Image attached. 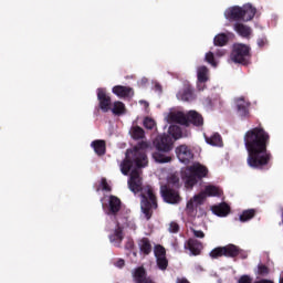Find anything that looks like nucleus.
<instances>
[{
  "label": "nucleus",
  "mask_w": 283,
  "mask_h": 283,
  "mask_svg": "<svg viewBox=\"0 0 283 283\" xmlns=\"http://www.w3.org/2000/svg\"><path fill=\"white\" fill-rule=\"evenodd\" d=\"M269 133L261 127L248 130L244 135V145L248 151V165L252 169H262L271 163V153L266 151Z\"/></svg>",
  "instance_id": "obj_1"
},
{
  "label": "nucleus",
  "mask_w": 283,
  "mask_h": 283,
  "mask_svg": "<svg viewBox=\"0 0 283 283\" xmlns=\"http://www.w3.org/2000/svg\"><path fill=\"white\" fill-rule=\"evenodd\" d=\"M128 187L133 193H138V191H142V212L147 220H150L154 209H158V203L156 202V193H154V188L149 186L143 188L140 170H132Z\"/></svg>",
  "instance_id": "obj_2"
},
{
  "label": "nucleus",
  "mask_w": 283,
  "mask_h": 283,
  "mask_svg": "<svg viewBox=\"0 0 283 283\" xmlns=\"http://www.w3.org/2000/svg\"><path fill=\"white\" fill-rule=\"evenodd\" d=\"M168 132L170 136H159L154 140V146L156 147L157 153L153 154V158L156 163H171V156L165 154H167V151H171L174 140L182 138V130H180V127L176 125L170 126Z\"/></svg>",
  "instance_id": "obj_3"
},
{
  "label": "nucleus",
  "mask_w": 283,
  "mask_h": 283,
  "mask_svg": "<svg viewBox=\"0 0 283 283\" xmlns=\"http://www.w3.org/2000/svg\"><path fill=\"white\" fill-rule=\"evenodd\" d=\"M147 147H149V144L143 142L135 147L134 150H128L126 153V159L120 165V171L124 176H127L132 169V161L129 160L132 157H135L134 163L136 167H147V155H145V149H147Z\"/></svg>",
  "instance_id": "obj_4"
},
{
  "label": "nucleus",
  "mask_w": 283,
  "mask_h": 283,
  "mask_svg": "<svg viewBox=\"0 0 283 283\" xmlns=\"http://www.w3.org/2000/svg\"><path fill=\"white\" fill-rule=\"evenodd\" d=\"M166 120L167 123H177V125H185L186 127H189L190 123L197 126L203 123L202 116L196 111H190L188 115H185V113L176 108L169 111L166 115Z\"/></svg>",
  "instance_id": "obj_5"
},
{
  "label": "nucleus",
  "mask_w": 283,
  "mask_h": 283,
  "mask_svg": "<svg viewBox=\"0 0 283 283\" xmlns=\"http://www.w3.org/2000/svg\"><path fill=\"white\" fill-rule=\"evenodd\" d=\"M220 196H222V189L212 185L206 186L203 191L193 196V198L187 202L186 211L188 213H193V210L198 209L207 198H220Z\"/></svg>",
  "instance_id": "obj_6"
},
{
  "label": "nucleus",
  "mask_w": 283,
  "mask_h": 283,
  "mask_svg": "<svg viewBox=\"0 0 283 283\" xmlns=\"http://www.w3.org/2000/svg\"><path fill=\"white\" fill-rule=\"evenodd\" d=\"M209 174V169H207V166L195 163L190 167L186 168L184 170V180L186 182V187H193L196 182H198V178H207V175Z\"/></svg>",
  "instance_id": "obj_7"
},
{
  "label": "nucleus",
  "mask_w": 283,
  "mask_h": 283,
  "mask_svg": "<svg viewBox=\"0 0 283 283\" xmlns=\"http://www.w3.org/2000/svg\"><path fill=\"white\" fill-rule=\"evenodd\" d=\"M178 182H180L178 176L171 175L168 178V186H161L163 197L165 201L170 205H177V202H180V195H178V191L169 189V187H174L175 185H178Z\"/></svg>",
  "instance_id": "obj_8"
},
{
  "label": "nucleus",
  "mask_w": 283,
  "mask_h": 283,
  "mask_svg": "<svg viewBox=\"0 0 283 283\" xmlns=\"http://www.w3.org/2000/svg\"><path fill=\"white\" fill-rule=\"evenodd\" d=\"M250 49L245 44H234L231 53V61L233 63H244L247 56H249Z\"/></svg>",
  "instance_id": "obj_9"
},
{
  "label": "nucleus",
  "mask_w": 283,
  "mask_h": 283,
  "mask_svg": "<svg viewBox=\"0 0 283 283\" xmlns=\"http://www.w3.org/2000/svg\"><path fill=\"white\" fill-rule=\"evenodd\" d=\"M176 154H177V158H178V160H180V163L187 164V163H190V160H193V153L187 145H181V146L177 147Z\"/></svg>",
  "instance_id": "obj_10"
},
{
  "label": "nucleus",
  "mask_w": 283,
  "mask_h": 283,
  "mask_svg": "<svg viewBox=\"0 0 283 283\" xmlns=\"http://www.w3.org/2000/svg\"><path fill=\"white\" fill-rule=\"evenodd\" d=\"M97 98L99 102V108L102 112H109L112 107V97L107 96L104 88L97 90Z\"/></svg>",
  "instance_id": "obj_11"
},
{
  "label": "nucleus",
  "mask_w": 283,
  "mask_h": 283,
  "mask_svg": "<svg viewBox=\"0 0 283 283\" xmlns=\"http://www.w3.org/2000/svg\"><path fill=\"white\" fill-rule=\"evenodd\" d=\"M112 92L118 98H130V96H134V88L129 86L117 85L113 87Z\"/></svg>",
  "instance_id": "obj_12"
},
{
  "label": "nucleus",
  "mask_w": 283,
  "mask_h": 283,
  "mask_svg": "<svg viewBox=\"0 0 283 283\" xmlns=\"http://www.w3.org/2000/svg\"><path fill=\"white\" fill-rule=\"evenodd\" d=\"M223 251H224V258H235L238 255H241V258H248L247 252L240 250V248H238L234 244H228L223 247Z\"/></svg>",
  "instance_id": "obj_13"
},
{
  "label": "nucleus",
  "mask_w": 283,
  "mask_h": 283,
  "mask_svg": "<svg viewBox=\"0 0 283 283\" xmlns=\"http://www.w3.org/2000/svg\"><path fill=\"white\" fill-rule=\"evenodd\" d=\"M197 78L199 90H205V83L209 81V69L207 66H199L197 69Z\"/></svg>",
  "instance_id": "obj_14"
},
{
  "label": "nucleus",
  "mask_w": 283,
  "mask_h": 283,
  "mask_svg": "<svg viewBox=\"0 0 283 283\" xmlns=\"http://www.w3.org/2000/svg\"><path fill=\"white\" fill-rule=\"evenodd\" d=\"M235 103V107L238 109V113L240 116H247V114H249V107L251 105V103H249V101H247V98L244 97H237L234 99Z\"/></svg>",
  "instance_id": "obj_15"
},
{
  "label": "nucleus",
  "mask_w": 283,
  "mask_h": 283,
  "mask_svg": "<svg viewBox=\"0 0 283 283\" xmlns=\"http://www.w3.org/2000/svg\"><path fill=\"white\" fill-rule=\"evenodd\" d=\"M226 19L228 21H240L242 20V8L241 7H232L224 12Z\"/></svg>",
  "instance_id": "obj_16"
},
{
  "label": "nucleus",
  "mask_w": 283,
  "mask_h": 283,
  "mask_svg": "<svg viewBox=\"0 0 283 283\" xmlns=\"http://www.w3.org/2000/svg\"><path fill=\"white\" fill-rule=\"evenodd\" d=\"M186 247L189 249L190 253H192V255H200V253L202 252V243L196 239H189L187 241Z\"/></svg>",
  "instance_id": "obj_17"
},
{
  "label": "nucleus",
  "mask_w": 283,
  "mask_h": 283,
  "mask_svg": "<svg viewBox=\"0 0 283 283\" xmlns=\"http://www.w3.org/2000/svg\"><path fill=\"white\" fill-rule=\"evenodd\" d=\"M242 10V21H251V19H253V17H255V8H253V6L251 4H244L243 8H241Z\"/></svg>",
  "instance_id": "obj_18"
},
{
  "label": "nucleus",
  "mask_w": 283,
  "mask_h": 283,
  "mask_svg": "<svg viewBox=\"0 0 283 283\" xmlns=\"http://www.w3.org/2000/svg\"><path fill=\"white\" fill-rule=\"evenodd\" d=\"M111 112L115 116H123L127 112V108L125 107V104L120 101H116L113 104H111Z\"/></svg>",
  "instance_id": "obj_19"
},
{
  "label": "nucleus",
  "mask_w": 283,
  "mask_h": 283,
  "mask_svg": "<svg viewBox=\"0 0 283 283\" xmlns=\"http://www.w3.org/2000/svg\"><path fill=\"white\" fill-rule=\"evenodd\" d=\"M108 208L111 213H118L120 211V199L115 196L108 198Z\"/></svg>",
  "instance_id": "obj_20"
},
{
  "label": "nucleus",
  "mask_w": 283,
  "mask_h": 283,
  "mask_svg": "<svg viewBox=\"0 0 283 283\" xmlns=\"http://www.w3.org/2000/svg\"><path fill=\"white\" fill-rule=\"evenodd\" d=\"M234 30L240 36H243L244 39H249L251 36V28H249L248 25L237 23L234 24Z\"/></svg>",
  "instance_id": "obj_21"
},
{
  "label": "nucleus",
  "mask_w": 283,
  "mask_h": 283,
  "mask_svg": "<svg viewBox=\"0 0 283 283\" xmlns=\"http://www.w3.org/2000/svg\"><path fill=\"white\" fill-rule=\"evenodd\" d=\"M230 208L227 203H221L219 206L212 207V212L216 216H219L221 218H224L226 216H229Z\"/></svg>",
  "instance_id": "obj_22"
},
{
  "label": "nucleus",
  "mask_w": 283,
  "mask_h": 283,
  "mask_svg": "<svg viewBox=\"0 0 283 283\" xmlns=\"http://www.w3.org/2000/svg\"><path fill=\"white\" fill-rule=\"evenodd\" d=\"M129 135L134 140H140L145 138V130L139 126H132Z\"/></svg>",
  "instance_id": "obj_23"
},
{
  "label": "nucleus",
  "mask_w": 283,
  "mask_h": 283,
  "mask_svg": "<svg viewBox=\"0 0 283 283\" xmlns=\"http://www.w3.org/2000/svg\"><path fill=\"white\" fill-rule=\"evenodd\" d=\"M92 147L97 156H103V154H105V140H95L92 143Z\"/></svg>",
  "instance_id": "obj_24"
},
{
  "label": "nucleus",
  "mask_w": 283,
  "mask_h": 283,
  "mask_svg": "<svg viewBox=\"0 0 283 283\" xmlns=\"http://www.w3.org/2000/svg\"><path fill=\"white\" fill-rule=\"evenodd\" d=\"M139 249L144 253V255H149L151 253V243H149V239L139 240Z\"/></svg>",
  "instance_id": "obj_25"
},
{
  "label": "nucleus",
  "mask_w": 283,
  "mask_h": 283,
  "mask_svg": "<svg viewBox=\"0 0 283 283\" xmlns=\"http://www.w3.org/2000/svg\"><path fill=\"white\" fill-rule=\"evenodd\" d=\"M209 255H210V258H212V260H218V258H224V247L214 248L209 253Z\"/></svg>",
  "instance_id": "obj_26"
},
{
  "label": "nucleus",
  "mask_w": 283,
  "mask_h": 283,
  "mask_svg": "<svg viewBox=\"0 0 283 283\" xmlns=\"http://www.w3.org/2000/svg\"><path fill=\"white\" fill-rule=\"evenodd\" d=\"M206 140L209 145H213L214 147L222 145V137H220L219 134H214L211 137L206 138Z\"/></svg>",
  "instance_id": "obj_27"
},
{
  "label": "nucleus",
  "mask_w": 283,
  "mask_h": 283,
  "mask_svg": "<svg viewBox=\"0 0 283 283\" xmlns=\"http://www.w3.org/2000/svg\"><path fill=\"white\" fill-rule=\"evenodd\" d=\"M227 41H229V38L224 33H221L214 36V45H219V46L227 45Z\"/></svg>",
  "instance_id": "obj_28"
},
{
  "label": "nucleus",
  "mask_w": 283,
  "mask_h": 283,
  "mask_svg": "<svg viewBox=\"0 0 283 283\" xmlns=\"http://www.w3.org/2000/svg\"><path fill=\"white\" fill-rule=\"evenodd\" d=\"M177 97L180 99V101H191L192 98V93H191V90L188 88L187 91H184V92H179Z\"/></svg>",
  "instance_id": "obj_29"
},
{
  "label": "nucleus",
  "mask_w": 283,
  "mask_h": 283,
  "mask_svg": "<svg viewBox=\"0 0 283 283\" xmlns=\"http://www.w3.org/2000/svg\"><path fill=\"white\" fill-rule=\"evenodd\" d=\"M255 216V210H245L243 213L240 216L241 222H247L248 220H251Z\"/></svg>",
  "instance_id": "obj_30"
},
{
  "label": "nucleus",
  "mask_w": 283,
  "mask_h": 283,
  "mask_svg": "<svg viewBox=\"0 0 283 283\" xmlns=\"http://www.w3.org/2000/svg\"><path fill=\"white\" fill-rule=\"evenodd\" d=\"M123 242V229L117 228L114 234L111 237V242Z\"/></svg>",
  "instance_id": "obj_31"
},
{
  "label": "nucleus",
  "mask_w": 283,
  "mask_h": 283,
  "mask_svg": "<svg viewBox=\"0 0 283 283\" xmlns=\"http://www.w3.org/2000/svg\"><path fill=\"white\" fill-rule=\"evenodd\" d=\"M269 273H271V270H269L266 265L264 264L258 265L256 275H262L264 277L265 275H269Z\"/></svg>",
  "instance_id": "obj_32"
},
{
  "label": "nucleus",
  "mask_w": 283,
  "mask_h": 283,
  "mask_svg": "<svg viewBox=\"0 0 283 283\" xmlns=\"http://www.w3.org/2000/svg\"><path fill=\"white\" fill-rule=\"evenodd\" d=\"M155 256L158 258H166V251L163 245H156L154 250Z\"/></svg>",
  "instance_id": "obj_33"
},
{
  "label": "nucleus",
  "mask_w": 283,
  "mask_h": 283,
  "mask_svg": "<svg viewBox=\"0 0 283 283\" xmlns=\"http://www.w3.org/2000/svg\"><path fill=\"white\" fill-rule=\"evenodd\" d=\"M167 265H168L167 256L157 258V266H159L161 271H165V269H167Z\"/></svg>",
  "instance_id": "obj_34"
},
{
  "label": "nucleus",
  "mask_w": 283,
  "mask_h": 283,
  "mask_svg": "<svg viewBox=\"0 0 283 283\" xmlns=\"http://www.w3.org/2000/svg\"><path fill=\"white\" fill-rule=\"evenodd\" d=\"M144 127H146V129H154L156 127V122L153 118L146 117L144 119Z\"/></svg>",
  "instance_id": "obj_35"
},
{
  "label": "nucleus",
  "mask_w": 283,
  "mask_h": 283,
  "mask_svg": "<svg viewBox=\"0 0 283 283\" xmlns=\"http://www.w3.org/2000/svg\"><path fill=\"white\" fill-rule=\"evenodd\" d=\"M206 61L207 63H210V65H212V67H217L218 63H216V60H213V53L208 52L206 54Z\"/></svg>",
  "instance_id": "obj_36"
},
{
  "label": "nucleus",
  "mask_w": 283,
  "mask_h": 283,
  "mask_svg": "<svg viewBox=\"0 0 283 283\" xmlns=\"http://www.w3.org/2000/svg\"><path fill=\"white\" fill-rule=\"evenodd\" d=\"M169 231L170 233H178V231H180V226L176 223V221H172L169 224Z\"/></svg>",
  "instance_id": "obj_37"
},
{
  "label": "nucleus",
  "mask_w": 283,
  "mask_h": 283,
  "mask_svg": "<svg viewBox=\"0 0 283 283\" xmlns=\"http://www.w3.org/2000/svg\"><path fill=\"white\" fill-rule=\"evenodd\" d=\"M190 231L192 235H195V238H205V233L202 232V230H196V228H190Z\"/></svg>",
  "instance_id": "obj_38"
},
{
  "label": "nucleus",
  "mask_w": 283,
  "mask_h": 283,
  "mask_svg": "<svg viewBox=\"0 0 283 283\" xmlns=\"http://www.w3.org/2000/svg\"><path fill=\"white\" fill-rule=\"evenodd\" d=\"M101 189H103V191H112V187L108 186L106 179L101 180Z\"/></svg>",
  "instance_id": "obj_39"
},
{
  "label": "nucleus",
  "mask_w": 283,
  "mask_h": 283,
  "mask_svg": "<svg viewBox=\"0 0 283 283\" xmlns=\"http://www.w3.org/2000/svg\"><path fill=\"white\" fill-rule=\"evenodd\" d=\"M238 283H253V280L249 275H242L239 279Z\"/></svg>",
  "instance_id": "obj_40"
},
{
  "label": "nucleus",
  "mask_w": 283,
  "mask_h": 283,
  "mask_svg": "<svg viewBox=\"0 0 283 283\" xmlns=\"http://www.w3.org/2000/svg\"><path fill=\"white\" fill-rule=\"evenodd\" d=\"M116 266H117L118 269H123V266H125V261L122 260V259H119V260L116 262Z\"/></svg>",
  "instance_id": "obj_41"
},
{
  "label": "nucleus",
  "mask_w": 283,
  "mask_h": 283,
  "mask_svg": "<svg viewBox=\"0 0 283 283\" xmlns=\"http://www.w3.org/2000/svg\"><path fill=\"white\" fill-rule=\"evenodd\" d=\"M128 229H129L130 231H136V223L129 222V223H128Z\"/></svg>",
  "instance_id": "obj_42"
},
{
  "label": "nucleus",
  "mask_w": 283,
  "mask_h": 283,
  "mask_svg": "<svg viewBox=\"0 0 283 283\" xmlns=\"http://www.w3.org/2000/svg\"><path fill=\"white\" fill-rule=\"evenodd\" d=\"M258 44H259L260 48H262L263 45H266V39L259 40Z\"/></svg>",
  "instance_id": "obj_43"
},
{
  "label": "nucleus",
  "mask_w": 283,
  "mask_h": 283,
  "mask_svg": "<svg viewBox=\"0 0 283 283\" xmlns=\"http://www.w3.org/2000/svg\"><path fill=\"white\" fill-rule=\"evenodd\" d=\"M177 283H189V281L187 279H178Z\"/></svg>",
  "instance_id": "obj_44"
},
{
  "label": "nucleus",
  "mask_w": 283,
  "mask_h": 283,
  "mask_svg": "<svg viewBox=\"0 0 283 283\" xmlns=\"http://www.w3.org/2000/svg\"><path fill=\"white\" fill-rule=\"evenodd\" d=\"M139 103H140V105H144V107H146V108L149 107V103H147L145 101H140Z\"/></svg>",
  "instance_id": "obj_45"
},
{
  "label": "nucleus",
  "mask_w": 283,
  "mask_h": 283,
  "mask_svg": "<svg viewBox=\"0 0 283 283\" xmlns=\"http://www.w3.org/2000/svg\"><path fill=\"white\" fill-rule=\"evenodd\" d=\"M280 283H283V272L281 273Z\"/></svg>",
  "instance_id": "obj_46"
}]
</instances>
